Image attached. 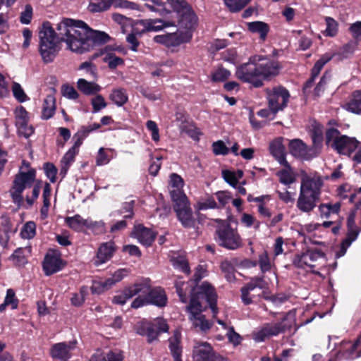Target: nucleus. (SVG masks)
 Listing matches in <instances>:
<instances>
[{"label": "nucleus", "mask_w": 361, "mask_h": 361, "mask_svg": "<svg viewBox=\"0 0 361 361\" xmlns=\"http://www.w3.org/2000/svg\"><path fill=\"white\" fill-rule=\"evenodd\" d=\"M56 30L49 21L44 22L39 29V51L45 63L54 61L57 44L61 42H65L71 51L82 54L105 44L111 39L106 32L93 30L82 20L68 18L57 24Z\"/></svg>", "instance_id": "f257e3e1"}, {"label": "nucleus", "mask_w": 361, "mask_h": 361, "mask_svg": "<svg viewBox=\"0 0 361 361\" xmlns=\"http://www.w3.org/2000/svg\"><path fill=\"white\" fill-rule=\"evenodd\" d=\"M281 66L278 61L262 55L251 56L248 61L236 68L235 75L242 82L250 84L255 88L264 85L279 74Z\"/></svg>", "instance_id": "f03ea898"}, {"label": "nucleus", "mask_w": 361, "mask_h": 361, "mask_svg": "<svg viewBox=\"0 0 361 361\" xmlns=\"http://www.w3.org/2000/svg\"><path fill=\"white\" fill-rule=\"evenodd\" d=\"M300 175L301 183L296 206L300 212L310 213L320 200L324 182L317 172L309 174L301 171Z\"/></svg>", "instance_id": "7ed1b4c3"}, {"label": "nucleus", "mask_w": 361, "mask_h": 361, "mask_svg": "<svg viewBox=\"0 0 361 361\" xmlns=\"http://www.w3.org/2000/svg\"><path fill=\"white\" fill-rule=\"evenodd\" d=\"M139 295L132 302L130 307L133 309L147 305L164 307L168 303V297L165 290L161 286L152 287L151 280L145 279L138 282Z\"/></svg>", "instance_id": "20e7f679"}, {"label": "nucleus", "mask_w": 361, "mask_h": 361, "mask_svg": "<svg viewBox=\"0 0 361 361\" xmlns=\"http://www.w3.org/2000/svg\"><path fill=\"white\" fill-rule=\"evenodd\" d=\"M202 299H205L212 310L213 317H216L218 314L217 293L214 287L207 281L201 285L194 286L191 288L190 303L187 309H195V311L203 312L204 309L200 302Z\"/></svg>", "instance_id": "39448f33"}, {"label": "nucleus", "mask_w": 361, "mask_h": 361, "mask_svg": "<svg viewBox=\"0 0 361 361\" xmlns=\"http://www.w3.org/2000/svg\"><path fill=\"white\" fill-rule=\"evenodd\" d=\"M218 225L215 227L214 239L216 243L224 248L234 250L242 245V239L238 231L233 228L226 221L216 220Z\"/></svg>", "instance_id": "423d86ee"}, {"label": "nucleus", "mask_w": 361, "mask_h": 361, "mask_svg": "<svg viewBox=\"0 0 361 361\" xmlns=\"http://www.w3.org/2000/svg\"><path fill=\"white\" fill-rule=\"evenodd\" d=\"M326 145H330L338 154L350 156L358 147L360 142L355 137L341 135L335 128H328L325 133Z\"/></svg>", "instance_id": "0eeeda50"}, {"label": "nucleus", "mask_w": 361, "mask_h": 361, "mask_svg": "<svg viewBox=\"0 0 361 361\" xmlns=\"http://www.w3.org/2000/svg\"><path fill=\"white\" fill-rule=\"evenodd\" d=\"M171 197L173 202V209L182 226L185 228H194L196 220L185 194L183 192L171 191Z\"/></svg>", "instance_id": "6e6552de"}, {"label": "nucleus", "mask_w": 361, "mask_h": 361, "mask_svg": "<svg viewBox=\"0 0 361 361\" xmlns=\"http://www.w3.org/2000/svg\"><path fill=\"white\" fill-rule=\"evenodd\" d=\"M35 178L36 171L34 169H31L27 172L20 171L15 176L11 190V197L15 203L20 204L23 202V192L26 188L32 186Z\"/></svg>", "instance_id": "1a4fd4ad"}, {"label": "nucleus", "mask_w": 361, "mask_h": 361, "mask_svg": "<svg viewBox=\"0 0 361 361\" xmlns=\"http://www.w3.org/2000/svg\"><path fill=\"white\" fill-rule=\"evenodd\" d=\"M192 358L193 361H229L228 357L217 353L208 342L197 341L194 343Z\"/></svg>", "instance_id": "9d476101"}, {"label": "nucleus", "mask_w": 361, "mask_h": 361, "mask_svg": "<svg viewBox=\"0 0 361 361\" xmlns=\"http://www.w3.org/2000/svg\"><path fill=\"white\" fill-rule=\"evenodd\" d=\"M290 328L291 324H288L287 318L284 317L281 322L264 324L261 329L253 333V339L256 342H263L272 336L285 333Z\"/></svg>", "instance_id": "9b49d317"}, {"label": "nucleus", "mask_w": 361, "mask_h": 361, "mask_svg": "<svg viewBox=\"0 0 361 361\" xmlns=\"http://www.w3.org/2000/svg\"><path fill=\"white\" fill-rule=\"evenodd\" d=\"M169 331V325L164 320H159L155 322H142L136 330L137 334L145 336L149 343L158 340L161 333Z\"/></svg>", "instance_id": "f8f14e48"}, {"label": "nucleus", "mask_w": 361, "mask_h": 361, "mask_svg": "<svg viewBox=\"0 0 361 361\" xmlns=\"http://www.w3.org/2000/svg\"><path fill=\"white\" fill-rule=\"evenodd\" d=\"M192 38V33L189 31H180L154 37V42L164 45L168 48L176 47L182 44L188 43Z\"/></svg>", "instance_id": "ddd939ff"}, {"label": "nucleus", "mask_w": 361, "mask_h": 361, "mask_svg": "<svg viewBox=\"0 0 361 361\" xmlns=\"http://www.w3.org/2000/svg\"><path fill=\"white\" fill-rule=\"evenodd\" d=\"M289 97V92L283 86L275 87L272 91H267L269 107L271 112L276 114L279 111L286 108Z\"/></svg>", "instance_id": "4468645a"}, {"label": "nucleus", "mask_w": 361, "mask_h": 361, "mask_svg": "<svg viewBox=\"0 0 361 361\" xmlns=\"http://www.w3.org/2000/svg\"><path fill=\"white\" fill-rule=\"evenodd\" d=\"M66 265L67 262L61 258L59 250H49L44 256L42 269L46 276H51L61 271Z\"/></svg>", "instance_id": "2eb2a0df"}, {"label": "nucleus", "mask_w": 361, "mask_h": 361, "mask_svg": "<svg viewBox=\"0 0 361 361\" xmlns=\"http://www.w3.org/2000/svg\"><path fill=\"white\" fill-rule=\"evenodd\" d=\"M336 357L330 360L336 361V359L355 360L361 356V336L358 337L353 343L351 341H343L341 347L335 354Z\"/></svg>", "instance_id": "dca6fc26"}, {"label": "nucleus", "mask_w": 361, "mask_h": 361, "mask_svg": "<svg viewBox=\"0 0 361 361\" xmlns=\"http://www.w3.org/2000/svg\"><path fill=\"white\" fill-rule=\"evenodd\" d=\"M76 345V341L54 343L49 349V355L54 360L68 361L73 356L72 351L75 349Z\"/></svg>", "instance_id": "f3484780"}, {"label": "nucleus", "mask_w": 361, "mask_h": 361, "mask_svg": "<svg viewBox=\"0 0 361 361\" xmlns=\"http://www.w3.org/2000/svg\"><path fill=\"white\" fill-rule=\"evenodd\" d=\"M117 250V246L113 240L102 243L96 252V255L92 259L93 264L99 267L106 263L114 257Z\"/></svg>", "instance_id": "a211bd4d"}, {"label": "nucleus", "mask_w": 361, "mask_h": 361, "mask_svg": "<svg viewBox=\"0 0 361 361\" xmlns=\"http://www.w3.org/2000/svg\"><path fill=\"white\" fill-rule=\"evenodd\" d=\"M157 235V232L140 224L135 225L130 236L137 240L142 245L148 247L152 245Z\"/></svg>", "instance_id": "6ab92c4d"}, {"label": "nucleus", "mask_w": 361, "mask_h": 361, "mask_svg": "<svg viewBox=\"0 0 361 361\" xmlns=\"http://www.w3.org/2000/svg\"><path fill=\"white\" fill-rule=\"evenodd\" d=\"M269 152L274 159L283 167L290 169L291 166L287 161L286 149L283 145V137H279L274 140L269 144Z\"/></svg>", "instance_id": "aec40b11"}, {"label": "nucleus", "mask_w": 361, "mask_h": 361, "mask_svg": "<svg viewBox=\"0 0 361 361\" xmlns=\"http://www.w3.org/2000/svg\"><path fill=\"white\" fill-rule=\"evenodd\" d=\"M178 25L180 27L185 29V31H192L195 28L197 23V16L192 6L185 11L177 14Z\"/></svg>", "instance_id": "412c9836"}, {"label": "nucleus", "mask_w": 361, "mask_h": 361, "mask_svg": "<svg viewBox=\"0 0 361 361\" xmlns=\"http://www.w3.org/2000/svg\"><path fill=\"white\" fill-rule=\"evenodd\" d=\"M309 133L312 141V146L310 150L314 151L315 156H317L321 151L323 146V126L321 123L314 121L312 123Z\"/></svg>", "instance_id": "4be33fe9"}, {"label": "nucleus", "mask_w": 361, "mask_h": 361, "mask_svg": "<svg viewBox=\"0 0 361 361\" xmlns=\"http://www.w3.org/2000/svg\"><path fill=\"white\" fill-rule=\"evenodd\" d=\"M110 49H111L109 46H106L104 49H102L99 51L93 54L90 59L92 60H94L106 53V56L103 58V61L108 63V66L110 69H115L118 66L123 65L124 60L122 58L117 56L114 53H107V51Z\"/></svg>", "instance_id": "5701e85b"}, {"label": "nucleus", "mask_w": 361, "mask_h": 361, "mask_svg": "<svg viewBox=\"0 0 361 361\" xmlns=\"http://www.w3.org/2000/svg\"><path fill=\"white\" fill-rule=\"evenodd\" d=\"M169 348L173 357V361H183V347L181 345V334L178 331L173 333V336L169 339Z\"/></svg>", "instance_id": "b1692460"}, {"label": "nucleus", "mask_w": 361, "mask_h": 361, "mask_svg": "<svg viewBox=\"0 0 361 361\" xmlns=\"http://www.w3.org/2000/svg\"><path fill=\"white\" fill-rule=\"evenodd\" d=\"M187 310L190 313L189 318L195 328H200L203 332H206L212 328L213 323L206 319L205 316L202 314V312L195 311V309Z\"/></svg>", "instance_id": "393cba45"}, {"label": "nucleus", "mask_w": 361, "mask_h": 361, "mask_svg": "<svg viewBox=\"0 0 361 361\" xmlns=\"http://www.w3.org/2000/svg\"><path fill=\"white\" fill-rule=\"evenodd\" d=\"M138 283L125 288L121 294L116 295L113 298L112 302L117 305H124L128 300L133 298L134 296L139 295Z\"/></svg>", "instance_id": "a878e982"}, {"label": "nucleus", "mask_w": 361, "mask_h": 361, "mask_svg": "<svg viewBox=\"0 0 361 361\" xmlns=\"http://www.w3.org/2000/svg\"><path fill=\"white\" fill-rule=\"evenodd\" d=\"M354 114H361V90L353 92L350 99L343 106Z\"/></svg>", "instance_id": "bb28decb"}, {"label": "nucleus", "mask_w": 361, "mask_h": 361, "mask_svg": "<svg viewBox=\"0 0 361 361\" xmlns=\"http://www.w3.org/2000/svg\"><path fill=\"white\" fill-rule=\"evenodd\" d=\"M247 30L252 33L259 35L260 39L264 41L270 30L268 23L263 21H253L247 23Z\"/></svg>", "instance_id": "cd10ccee"}, {"label": "nucleus", "mask_w": 361, "mask_h": 361, "mask_svg": "<svg viewBox=\"0 0 361 361\" xmlns=\"http://www.w3.org/2000/svg\"><path fill=\"white\" fill-rule=\"evenodd\" d=\"M78 89L85 95H94L99 92L102 87L94 82L80 78L77 82Z\"/></svg>", "instance_id": "c85d7f7f"}, {"label": "nucleus", "mask_w": 361, "mask_h": 361, "mask_svg": "<svg viewBox=\"0 0 361 361\" xmlns=\"http://www.w3.org/2000/svg\"><path fill=\"white\" fill-rule=\"evenodd\" d=\"M88 219H83L80 214L65 218L66 224L76 232H82L87 228Z\"/></svg>", "instance_id": "c756f323"}, {"label": "nucleus", "mask_w": 361, "mask_h": 361, "mask_svg": "<svg viewBox=\"0 0 361 361\" xmlns=\"http://www.w3.org/2000/svg\"><path fill=\"white\" fill-rule=\"evenodd\" d=\"M56 99L52 95H47L44 100L42 118L44 120L51 118L55 114Z\"/></svg>", "instance_id": "7c9ffc66"}, {"label": "nucleus", "mask_w": 361, "mask_h": 361, "mask_svg": "<svg viewBox=\"0 0 361 361\" xmlns=\"http://www.w3.org/2000/svg\"><path fill=\"white\" fill-rule=\"evenodd\" d=\"M289 150L294 157L306 158L307 146L301 140L294 139L289 143Z\"/></svg>", "instance_id": "2f4dec72"}, {"label": "nucleus", "mask_w": 361, "mask_h": 361, "mask_svg": "<svg viewBox=\"0 0 361 361\" xmlns=\"http://www.w3.org/2000/svg\"><path fill=\"white\" fill-rule=\"evenodd\" d=\"M109 99L118 106H122L128 102V97L124 88H118L112 90Z\"/></svg>", "instance_id": "473e14b6"}, {"label": "nucleus", "mask_w": 361, "mask_h": 361, "mask_svg": "<svg viewBox=\"0 0 361 361\" xmlns=\"http://www.w3.org/2000/svg\"><path fill=\"white\" fill-rule=\"evenodd\" d=\"M113 0H92L89 4L92 13L102 12L108 10L112 5Z\"/></svg>", "instance_id": "72a5a7b5"}, {"label": "nucleus", "mask_w": 361, "mask_h": 361, "mask_svg": "<svg viewBox=\"0 0 361 361\" xmlns=\"http://www.w3.org/2000/svg\"><path fill=\"white\" fill-rule=\"evenodd\" d=\"M230 76V71L221 66L211 73V80L214 82H224L228 79Z\"/></svg>", "instance_id": "f704fd0d"}, {"label": "nucleus", "mask_w": 361, "mask_h": 361, "mask_svg": "<svg viewBox=\"0 0 361 361\" xmlns=\"http://www.w3.org/2000/svg\"><path fill=\"white\" fill-rule=\"evenodd\" d=\"M132 26V32L133 33L141 36L144 33L147 32H149V23L147 20H138L130 23Z\"/></svg>", "instance_id": "c9c22d12"}, {"label": "nucleus", "mask_w": 361, "mask_h": 361, "mask_svg": "<svg viewBox=\"0 0 361 361\" xmlns=\"http://www.w3.org/2000/svg\"><path fill=\"white\" fill-rule=\"evenodd\" d=\"M149 30L150 31H159L164 27L175 26V23L171 21H166L161 19H149Z\"/></svg>", "instance_id": "e433bc0d"}, {"label": "nucleus", "mask_w": 361, "mask_h": 361, "mask_svg": "<svg viewBox=\"0 0 361 361\" xmlns=\"http://www.w3.org/2000/svg\"><path fill=\"white\" fill-rule=\"evenodd\" d=\"M221 270L225 274V277L228 281H232L235 279V269L231 262L224 260L221 263Z\"/></svg>", "instance_id": "4c0bfd02"}, {"label": "nucleus", "mask_w": 361, "mask_h": 361, "mask_svg": "<svg viewBox=\"0 0 361 361\" xmlns=\"http://www.w3.org/2000/svg\"><path fill=\"white\" fill-rule=\"evenodd\" d=\"M325 21L326 24V28L324 32V35L326 37H335L338 34V24L337 21L331 17H326Z\"/></svg>", "instance_id": "58836bf2"}, {"label": "nucleus", "mask_w": 361, "mask_h": 361, "mask_svg": "<svg viewBox=\"0 0 361 361\" xmlns=\"http://www.w3.org/2000/svg\"><path fill=\"white\" fill-rule=\"evenodd\" d=\"M224 4L232 13L241 11L251 0H223Z\"/></svg>", "instance_id": "ea45409f"}, {"label": "nucleus", "mask_w": 361, "mask_h": 361, "mask_svg": "<svg viewBox=\"0 0 361 361\" xmlns=\"http://www.w3.org/2000/svg\"><path fill=\"white\" fill-rule=\"evenodd\" d=\"M15 116L18 126L23 127L28 124V112L23 106H20L16 109Z\"/></svg>", "instance_id": "a19ab883"}, {"label": "nucleus", "mask_w": 361, "mask_h": 361, "mask_svg": "<svg viewBox=\"0 0 361 361\" xmlns=\"http://www.w3.org/2000/svg\"><path fill=\"white\" fill-rule=\"evenodd\" d=\"M90 130L87 126H82L73 135L74 145L79 147L82 145L83 140L89 135Z\"/></svg>", "instance_id": "79ce46f5"}, {"label": "nucleus", "mask_w": 361, "mask_h": 361, "mask_svg": "<svg viewBox=\"0 0 361 361\" xmlns=\"http://www.w3.org/2000/svg\"><path fill=\"white\" fill-rule=\"evenodd\" d=\"M167 2L176 14L191 7L186 0H167Z\"/></svg>", "instance_id": "37998d69"}, {"label": "nucleus", "mask_w": 361, "mask_h": 361, "mask_svg": "<svg viewBox=\"0 0 361 361\" xmlns=\"http://www.w3.org/2000/svg\"><path fill=\"white\" fill-rule=\"evenodd\" d=\"M79 147H75L73 145L63 155L61 160V164L71 166L74 162L75 156L78 154Z\"/></svg>", "instance_id": "c03bdc74"}, {"label": "nucleus", "mask_w": 361, "mask_h": 361, "mask_svg": "<svg viewBox=\"0 0 361 361\" xmlns=\"http://www.w3.org/2000/svg\"><path fill=\"white\" fill-rule=\"evenodd\" d=\"M332 56L329 54L323 55L317 60L311 70V74L317 77L326 63L331 61Z\"/></svg>", "instance_id": "a18cd8bd"}, {"label": "nucleus", "mask_w": 361, "mask_h": 361, "mask_svg": "<svg viewBox=\"0 0 361 361\" xmlns=\"http://www.w3.org/2000/svg\"><path fill=\"white\" fill-rule=\"evenodd\" d=\"M25 250L23 247L17 248L11 255L10 259H12L16 266H22L25 264L27 261L25 256Z\"/></svg>", "instance_id": "49530a36"}, {"label": "nucleus", "mask_w": 361, "mask_h": 361, "mask_svg": "<svg viewBox=\"0 0 361 361\" xmlns=\"http://www.w3.org/2000/svg\"><path fill=\"white\" fill-rule=\"evenodd\" d=\"M258 264L262 273L265 274L271 270V264L266 250L259 255Z\"/></svg>", "instance_id": "de8ad7c7"}, {"label": "nucleus", "mask_w": 361, "mask_h": 361, "mask_svg": "<svg viewBox=\"0 0 361 361\" xmlns=\"http://www.w3.org/2000/svg\"><path fill=\"white\" fill-rule=\"evenodd\" d=\"M185 286H188V283H185L181 279H178L175 281V288L176 293L180 298V300L185 303L188 301L187 292L185 290Z\"/></svg>", "instance_id": "09e8293b"}, {"label": "nucleus", "mask_w": 361, "mask_h": 361, "mask_svg": "<svg viewBox=\"0 0 361 361\" xmlns=\"http://www.w3.org/2000/svg\"><path fill=\"white\" fill-rule=\"evenodd\" d=\"M150 164L148 169L149 173L152 176H156L161 167V161L163 159L162 156L156 157L154 159L152 154L150 155Z\"/></svg>", "instance_id": "8fccbe9b"}, {"label": "nucleus", "mask_w": 361, "mask_h": 361, "mask_svg": "<svg viewBox=\"0 0 361 361\" xmlns=\"http://www.w3.org/2000/svg\"><path fill=\"white\" fill-rule=\"evenodd\" d=\"M86 228L90 230L94 235H100L105 233V224L102 221H92L88 219Z\"/></svg>", "instance_id": "3c124183"}, {"label": "nucleus", "mask_w": 361, "mask_h": 361, "mask_svg": "<svg viewBox=\"0 0 361 361\" xmlns=\"http://www.w3.org/2000/svg\"><path fill=\"white\" fill-rule=\"evenodd\" d=\"M23 238L31 239L36 235V224L34 221H28L24 226L21 231Z\"/></svg>", "instance_id": "603ef678"}, {"label": "nucleus", "mask_w": 361, "mask_h": 361, "mask_svg": "<svg viewBox=\"0 0 361 361\" xmlns=\"http://www.w3.org/2000/svg\"><path fill=\"white\" fill-rule=\"evenodd\" d=\"M252 286L247 285V283L240 288L241 300L245 305H249L253 303L252 296L250 295V292L253 290Z\"/></svg>", "instance_id": "864d4df0"}, {"label": "nucleus", "mask_w": 361, "mask_h": 361, "mask_svg": "<svg viewBox=\"0 0 361 361\" xmlns=\"http://www.w3.org/2000/svg\"><path fill=\"white\" fill-rule=\"evenodd\" d=\"M91 104L92 105L93 113L99 112L107 106V103L106 102L104 97L101 94H97L93 97L91 99Z\"/></svg>", "instance_id": "5fc2aeb1"}, {"label": "nucleus", "mask_w": 361, "mask_h": 361, "mask_svg": "<svg viewBox=\"0 0 361 361\" xmlns=\"http://www.w3.org/2000/svg\"><path fill=\"white\" fill-rule=\"evenodd\" d=\"M12 91L14 97L18 100V102L22 103L28 99L27 96L19 83L16 82L13 83Z\"/></svg>", "instance_id": "6e6d98bb"}, {"label": "nucleus", "mask_w": 361, "mask_h": 361, "mask_svg": "<svg viewBox=\"0 0 361 361\" xmlns=\"http://www.w3.org/2000/svg\"><path fill=\"white\" fill-rule=\"evenodd\" d=\"M44 170L45 175L50 181L53 183H55L56 181V174L58 173V169L55 165L50 162H46L44 164Z\"/></svg>", "instance_id": "4d7b16f0"}, {"label": "nucleus", "mask_w": 361, "mask_h": 361, "mask_svg": "<svg viewBox=\"0 0 361 361\" xmlns=\"http://www.w3.org/2000/svg\"><path fill=\"white\" fill-rule=\"evenodd\" d=\"M212 151L215 155H226L230 149L222 140H218L212 143Z\"/></svg>", "instance_id": "13d9d810"}, {"label": "nucleus", "mask_w": 361, "mask_h": 361, "mask_svg": "<svg viewBox=\"0 0 361 361\" xmlns=\"http://www.w3.org/2000/svg\"><path fill=\"white\" fill-rule=\"evenodd\" d=\"M290 169H282L279 173V180L281 183L288 185L295 181V177L289 171Z\"/></svg>", "instance_id": "bf43d9fd"}, {"label": "nucleus", "mask_w": 361, "mask_h": 361, "mask_svg": "<svg viewBox=\"0 0 361 361\" xmlns=\"http://www.w3.org/2000/svg\"><path fill=\"white\" fill-rule=\"evenodd\" d=\"M306 254L302 252L301 255H296L293 259V264L299 269H305V267L314 268L315 266L309 264L306 260Z\"/></svg>", "instance_id": "052dcab7"}, {"label": "nucleus", "mask_w": 361, "mask_h": 361, "mask_svg": "<svg viewBox=\"0 0 361 361\" xmlns=\"http://www.w3.org/2000/svg\"><path fill=\"white\" fill-rule=\"evenodd\" d=\"M61 93L63 96L70 99H76L79 97V94L74 87L68 84L62 85Z\"/></svg>", "instance_id": "680f3d73"}, {"label": "nucleus", "mask_w": 361, "mask_h": 361, "mask_svg": "<svg viewBox=\"0 0 361 361\" xmlns=\"http://www.w3.org/2000/svg\"><path fill=\"white\" fill-rule=\"evenodd\" d=\"M5 305H11L12 309H16L18 305V300L16 297L14 290L9 288L6 291V295L4 299Z\"/></svg>", "instance_id": "e2e57ef3"}, {"label": "nucleus", "mask_w": 361, "mask_h": 361, "mask_svg": "<svg viewBox=\"0 0 361 361\" xmlns=\"http://www.w3.org/2000/svg\"><path fill=\"white\" fill-rule=\"evenodd\" d=\"M32 7L30 4L25 5V10L21 12L20 21L23 24L27 25L30 23L32 18Z\"/></svg>", "instance_id": "0e129e2a"}, {"label": "nucleus", "mask_w": 361, "mask_h": 361, "mask_svg": "<svg viewBox=\"0 0 361 361\" xmlns=\"http://www.w3.org/2000/svg\"><path fill=\"white\" fill-rule=\"evenodd\" d=\"M140 92L142 94L143 97L151 101H156L161 99L160 93L157 94L149 87H140Z\"/></svg>", "instance_id": "69168bd1"}, {"label": "nucleus", "mask_w": 361, "mask_h": 361, "mask_svg": "<svg viewBox=\"0 0 361 361\" xmlns=\"http://www.w3.org/2000/svg\"><path fill=\"white\" fill-rule=\"evenodd\" d=\"M357 47V43L354 41H350L347 44H344L340 49V53L344 57H348L349 54H352L355 51Z\"/></svg>", "instance_id": "338daca9"}, {"label": "nucleus", "mask_w": 361, "mask_h": 361, "mask_svg": "<svg viewBox=\"0 0 361 361\" xmlns=\"http://www.w3.org/2000/svg\"><path fill=\"white\" fill-rule=\"evenodd\" d=\"M104 361H123V355L121 351L110 350L103 358Z\"/></svg>", "instance_id": "774afa93"}]
</instances>
